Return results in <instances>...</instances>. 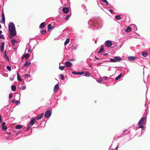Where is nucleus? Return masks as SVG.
I'll use <instances>...</instances> for the list:
<instances>
[{"instance_id": "nucleus-5", "label": "nucleus", "mask_w": 150, "mask_h": 150, "mask_svg": "<svg viewBox=\"0 0 150 150\" xmlns=\"http://www.w3.org/2000/svg\"><path fill=\"white\" fill-rule=\"evenodd\" d=\"M52 112L48 110L47 111L45 114V116L46 118L49 117L51 115Z\"/></svg>"}, {"instance_id": "nucleus-6", "label": "nucleus", "mask_w": 150, "mask_h": 150, "mask_svg": "<svg viewBox=\"0 0 150 150\" xmlns=\"http://www.w3.org/2000/svg\"><path fill=\"white\" fill-rule=\"evenodd\" d=\"M112 43L111 41L107 40L105 42V45L106 46L108 47H110L112 45Z\"/></svg>"}, {"instance_id": "nucleus-37", "label": "nucleus", "mask_w": 150, "mask_h": 150, "mask_svg": "<svg viewBox=\"0 0 150 150\" xmlns=\"http://www.w3.org/2000/svg\"><path fill=\"white\" fill-rule=\"evenodd\" d=\"M65 67V66H60L59 67V69L61 70H62L64 69V67Z\"/></svg>"}, {"instance_id": "nucleus-19", "label": "nucleus", "mask_w": 150, "mask_h": 150, "mask_svg": "<svg viewBox=\"0 0 150 150\" xmlns=\"http://www.w3.org/2000/svg\"><path fill=\"white\" fill-rule=\"evenodd\" d=\"M31 64L30 62H25V63L24 64V66L25 67H27L29 65Z\"/></svg>"}, {"instance_id": "nucleus-4", "label": "nucleus", "mask_w": 150, "mask_h": 150, "mask_svg": "<svg viewBox=\"0 0 150 150\" xmlns=\"http://www.w3.org/2000/svg\"><path fill=\"white\" fill-rule=\"evenodd\" d=\"M122 59L119 57H114L113 58L110 59V61L112 62H116L118 61H120Z\"/></svg>"}, {"instance_id": "nucleus-64", "label": "nucleus", "mask_w": 150, "mask_h": 150, "mask_svg": "<svg viewBox=\"0 0 150 150\" xmlns=\"http://www.w3.org/2000/svg\"><path fill=\"white\" fill-rule=\"evenodd\" d=\"M0 50H1V49H0Z\"/></svg>"}, {"instance_id": "nucleus-60", "label": "nucleus", "mask_w": 150, "mask_h": 150, "mask_svg": "<svg viewBox=\"0 0 150 150\" xmlns=\"http://www.w3.org/2000/svg\"><path fill=\"white\" fill-rule=\"evenodd\" d=\"M10 133H11L10 132L8 133V134H10Z\"/></svg>"}, {"instance_id": "nucleus-7", "label": "nucleus", "mask_w": 150, "mask_h": 150, "mask_svg": "<svg viewBox=\"0 0 150 150\" xmlns=\"http://www.w3.org/2000/svg\"><path fill=\"white\" fill-rule=\"evenodd\" d=\"M6 123L5 122H3L2 125V128L4 131H5L7 129V126H5Z\"/></svg>"}, {"instance_id": "nucleus-62", "label": "nucleus", "mask_w": 150, "mask_h": 150, "mask_svg": "<svg viewBox=\"0 0 150 150\" xmlns=\"http://www.w3.org/2000/svg\"><path fill=\"white\" fill-rule=\"evenodd\" d=\"M107 54H105L104 55H107Z\"/></svg>"}, {"instance_id": "nucleus-56", "label": "nucleus", "mask_w": 150, "mask_h": 150, "mask_svg": "<svg viewBox=\"0 0 150 150\" xmlns=\"http://www.w3.org/2000/svg\"><path fill=\"white\" fill-rule=\"evenodd\" d=\"M2 33V31L0 30V34H1V33Z\"/></svg>"}, {"instance_id": "nucleus-21", "label": "nucleus", "mask_w": 150, "mask_h": 150, "mask_svg": "<svg viewBox=\"0 0 150 150\" xmlns=\"http://www.w3.org/2000/svg\"><path fill=\"white\" fill-rule=\"evenodd\" d=\"M122 76V74H120L117 77L115 78V80L116 81H117V80L119 79H120Z\"/></svg>"}, {"instance_id": "nucleus-63", "label": "nucleus", "mask_w": 150, "mask_h": 150, "mask_svg": "<svg viewBox=\"0 0 150 150\" xmlns=\"http://www.w3.org/2000/svg\"><path fill=\"white\" fill-rule=\"evenodd\" d=\"M7 139H8V138H7Z\"/></svg>"}, {"instance_id": "nucleus-43", "label": "nucleus", "mask_w": 150, "mask_h": 150, "mask_svg": "<svg viewBox=\"0 0 150 150\" xmlns=\"http://www.w3.org/2000/svg\"><path fill=\"white\" fill-rule=\"evenodd\" d=\"M71 16V15H68V16H67L65 18V19L66 20H68L69 18V17H70V16Z\"/></svg>"}, {"instance_id": "nucleus-18", "label": "nucleus", "mask_w": 150, "mask_h": 150, "mask_svg": "<svg viewBox=\"0 0 150 150\" xmlns=\"http://www.w3.org/2000/svg\"><path fill=\"white\" fill-rule=\"evenodd\" d=\"M69 40H70L69 38H67L66 40V41L64 43V45H66L67 44L69 43Z\"/></svg>"}, {"instance_id": "nucleus-57", "label": "nucleus", "mask_w": 150, "mask_h": 150, "mask_svg": "<svg viewBox=\"0 0 150 150\" xmlns=\"http://www.w3.org/2000/svg\"><path fill=\"white\" fill-rule=\"evenodd\" d=\"M28 52H30V50H28Z\"/></svg>"}, {"instance_id": "nucleus-34", "label": "nucleus", "mask_w": 150, "mask_h": 150, "mask_svg": "<svg viewBox=\"0 0 150 150\" xmlns=\"http://www.w3.org/2000/svg\"><path fill=\"white\" fill-rule=\"evenodd\" d=\"M31 125L29 123L28 124V125H27V129L28 130H29L30 129V127H31Z\"/></svg>"}, {"instance_id": "nucleus-17", "label": "nucleus", "mask_w": 150, "mask_h": 150, "mask_svg": "<svg viewBox=\"0 0 150 150\" xmlns=\"http://www.w3.org/2000/svg\"><path fill=\"white\" fill-rule=\"evenodd\" d=\"M131 30V29L130 27H128L125 30V31L127 33H129Z\"/></svg>"}, {"instance_id": "nucleus-33", "label": "nucleus", "mask_w": 150, "mask_h": 150, "mask_svg": "<svg viewBox=\"0 0 150 150\" xmlns=\"http://www.w3.org/2000/svg\"><path fill=\"white\" fill-rule=\"evenodd\" d=\"M16 41V40L14 39H13L11 40V43L13 45Z\"/></svg>"}, {"instance_id": "nucleus-14", "label": "nucleus", "mask_w": 150, "mask_h": 150, "mask_svg": "<svg viewBox=\"0 0 150 150\" xmlns=\"http://www.w3.org/2000/svg\"><path fill=\"white\" fill-rule=\"evenodd\" d=\"M5 43L4 42H3L1 43V51L2 52H3L4 51V46Z\"/></svg>"}, {"instance_id": "nucleus-12", "label": "nucleus", "mask_w": 150, "mask_h": 150, "mask_svg": "<svg viewBox=\"0 0 150 150\" xmlns=\"http://www.w3.org/2000/svg\"><path fill=\"white\" fill-rule=\"evenodd\" d=\"M63 12L65 13H68L69 9L67 7H64L62 9Z\"/></svg>"}, {"instance_id": "nucleus-51", "label": "nucleus", "mask_w": 150, "mask_h": 150, "mask_svg": "<svg viewBox=\"0 0 150 150\" xmlns=\"http://www.w3.org/2000/svg\"><path fill=\"white\" fill-rule=\"evenodd\" d=\"M11 97H12V96L11 95V94H10L9 96V98H11Z\"/></svg>"}, {"instance_id": "nucleus-1", "label": "nucleus", "mask_w": 150, "mask_h": 150, "mask_svg": "<svg viewBox=\"0 0 150 150\" xmlns=\"http://www.w3.org/2000/svg\"><path fill=\"white\" fill-rule=\"evenodd\" d=\"M8 30L10 31L9 38H13L16 34L14 24L13 22H10L8 25Z\"/></svg>"}, {"instance_id": "nucleus-50", "label": "nucleus", "mask_w": 150, "mask_h": 150, "mask_svg": "<svg viewBox=\"0 0 150 150\" xmlns=\"http://www.w3.org/2000/svg\"><path fill=\"white\" fill-rule=\"evenodd\" d=\"M20 103L19 101H15V103L16 104H18V103Z\"/></svg>"}, {"instance_id": "nucleus-42", "label": "nucleus", "mask_w": 150, "mask_h": 150, "mask_svg": "<svg viewBox=\"0 0 150 150\" xmlns=\"http://www.w3.org/2000/svg\"><path fill=\"white\" fill-rule=\"evenodd\" d=\"M103 78H104V79L105 80H108L110 79V78L109 77H107L106 76H104L103 77Z\"/></svg>"}, {"instance_id": "nucleus-13", "label": "nucleus", "mask_w": 150, "mask_h": 150, "mask_svg": "<svg viewBox=\"0 0 150 150\" xmlns=\"http://www.w3.org/2000/svg\"><path fill=\"white\" fill-rule=\"evenodd\" d=\"M59 88V85L58 84H56L54 86V92H56L58 91Z\"/></svg>"}, {"instance_id": "nucleus-29", "label": "nucleus", "mask_w": 150, "mask_h": 150, "mask_svg": "<svg viewBox=\"0 0 150 150\" xmlns=\"http://www.w3.org/2000/svg\"><path fill=\"white\" fill-rule=\"evenodd\" d=\"M12 90L13 91H15L16 89V87L15 86H12L11 87Z\"/></svg>"}, {"instance_id": "nucleus-28", "label": "nucleus", "mask_w": 150, "mask_h": 150, "mask_svg": "<svg viewBox=\"0 0 150 150\" xmlns=\"http://www.w3.org/2000/svg\"><path fill=\"white\" fill-rule=\"evenodd\" d=\"M71 47L72 50H76L77 48V46L76 45H73Z\"/></svg>"}, {"instance_id": "nucleus-26", "label": "nucleus", "mask_w": 150, "mask_h": 150, "mask_svg": "<svg viewBox=\"0 0 150 150\" xmlns=\"http://www.w3.org/2000/svg\"><path fill=\"white\" fill-rule=\"evenodd\" d=\"M53 28L51 27V24H49L48 25V30L50 31L51 29Z\"/></svg>"}, {"instance_id": "nucleus-2", "label": "nucleus", "mask_w": 150, "mask_h": 150, "mask_svg": "<svg viewBox=\"0 0 150 150\" xmlns=\"http://www.w3.org/2000/svg\"><path fill=\"white\" fill-rule=\"evenodd\" d=\"M99 21L98 20V21L96 20H91L88 22V24L91 25V27L93 28L94 27V25L96 27V25H100V27L101 26V24L99 23Z\"/></svg>"}, {"instance_id": "nucleus-40", "label": "nucleus", "mask_w": 150, "mask_h": 150, "mask_svg": "<svg viewBox=\"0 0 150 150\" xmlns=\"http://www.w3.org/2000/svg\"><path fill=\"white\" fill-rule=\"evenodd\" d=\"M60 76L61 78V79L62 80H63L64 79V76L63 75H62V74H60Z\"/></svg>"}, {"instance_id": "nucleus-47", "label": "nucleus", "mask_w": 150, "mask_h": 150, "mask_svg": "<svg viewBox=\"0 0 150 150\" xmlns=\"http://www.w3.org/2000/svg\"><path fill=\"white\" fill-rule=\"evenodd\" d=\"M72 73L73 74H76V75H77V72H76V71H73L72 72Z\"/></svg>"}, {"instance_id": "nucleus-48", "label": "nucleus", "mask_w": 150, "mask_h": 150, "mask_svg": "<svg viewBox=\"0 0 150 150\" xmlns=\"http://www.w3.org/2000/svg\"><path fill=\"white\" fill-rule=\"evenodd\" d=\"M97 81L98 82H100L102 81V80L101 79H98L97 80Z\"/></svg>"}, {"instance_id": "nucleus-61", "label": "nucleus", "mask_w": 150, "mask_h": 150, "mask_svg": "<svg viewBox=\"0 0 150 150\" xmlns=\"http://www.w3.org/2000/svg\"><path fill=\"white\" fill-rule=\"evenodd\" d=\"M95 43H96V41H95Z\"/></svg>"}, {"instance_id": "nucleus-8", "label": "nucleus", "mask_w": 150, "mask_h": 150, "mask_svg": "<svg viewBox=\"0 0 150 150\" xmlns=\"http://www.w3.org/2000/svg\"><path fill=\"white\" fill-rule=\"evenodd\" d=\"M137 58L136 57L133 56H130L127 57L128 60L130 61H134Z\"/></svg>"}, {"instance_id": "nucleus-55", "label": "nucleus", "mask_w": 150, "mask_h": 150, "mask_svg": "<svg viewBox=\"0 0 150 150\" xmlns=\"http://www.w3.org/2000/svg\"><path fill=\"white\" fill-rule=\"evenodd\" d=\"M112 10H109V11L111 13H112Z\"/></svg>"}, {"instance_id": "nucleus-53", "label": "nucleus", "mask_w": 150, "mask_h": 150, "mask_svg": "<svg viewBox=\"0 0 150 150\" xmlns=\"http://www.w3.org/2000/svg\"><path fill=\"white\" fill-rule=\"evenodd\" d=\"M118 148V146H117L115 148V150H117Z\"/></svg>"}, {"instance_id": "nucleus-23", "label": "nucleus", "mask_w": 150, "mask_h": 150, "mask_svg": "<svg viewBox=\"0 0 150 150\" xmlns=\"http://www.w3.org/2000/svg\"><path fill=\"white\" fill-rule=\"evenodd\" d=\"M0 22L1 23H4L5 22V18H1L0 20Z\"/></svg>"}, {"instance_id": "nucleus-32", "label": "nucleus", "mask_w": 150, "mask_h": 150, "mask_svg": "<svg viewBox=\"0 0 150 150\" xmlns=\"http://www.w3.org/2000/svg\"><path fill=\"white\" fill-rule=\"evenodd\" d=\"M83 74H84V72L83 71L78 72H77V75H82Z\"/></svg>"}, {"instance_id": "nucleus-16", "label": "nucleus", "mask_w": 150, "mask_h": 150, "mask_svg": "<svg viewBox=\"0 0 150 150\" xmlns=\"http://www.w3.org/2000/svg\"><path fill=\"white\" fill-rule=\"evenodd\" d=\"M45 22H43L39 26V28L40 29H41L42 28H44L45 26Z\"/></svg>"}, {"instance_id": "nucleus-11", "label": "nucleus", "mask_w": 150, "mask_h": 150, "mask_svg": "<svg viewBox=\"0 0 150 150\" xmlns=\"http://www.w3.org/2000/svg\"><path fill=\"white\" fill-rule=\"evenodd\" d=\"M65 64L66 66L68 67H71L72 65V63L68 61L65 62Z\"/></svg>"}, {"instance_id": "nucleus-38", "label": "nucleus", "mask_w": 150, "mask_h": 150, "mask_svg": "<svg viewBox=\"0 0 150 150\" xmlns=\"http://www.w3.org/2000/svg\"><path fill=\"white\" fill-rule=\"evenodd\" d=\"M6 68L9 71H10L11 70V67L8 66L6 67Z\"/></svg>"}, {"instance_id": "nucleus-24", "label": "nucleus", "mask_w": 150, "mask_h": 150, "mask_svg": "<svg viewBox=\"0 0 150 150\" xmlns=\"http://www.w3.org/2000/svg\"><path fill=\"white\" fill-rule=\"evenodd\" d=\"M90 75V73L88 72H86L85 73V76L86 77H89Z\"/></svg>"}, {"instance_id": "nucleus-9", "label": "nucleus", "mask_w": 150, "mask_h": 150, "mask_svg": "<svg viewBox=\"0 0 150 150\" xmlns=\"http://www.w3.org/2000/svg\"><path fill=\"white\" fill-rule=\"evenodd\" d=\"M131 29H132L133 31H135L137 30V27L135 25L133 24H132L131 25Z\"/></svg>"}, {"instance_id": "nucleus-39", "label": "nucleus", "mask_w": 150, "mask_h": 150, "mask_svg": "<svg viewBox=\"0 0 150 150\" xmlns=\"http://www.w3.org/2000/svg\"><path fill=\"white\" fill-rule=\"evenodd\" d=\"M24 77L25 78H28L30 77V76L27 74H25L24 75Z\"/></svg>"}, {"instance_id": "nucleus-46", "label": "nucleus", "mask_w": 150, "mask_h": 150, "mask_svg": "<svg viewBox=\"0 0 150 150\" xmlns=\"http://www.w3.org/2000/svg\"><path fill=\"white\" fill-rule=\"evenodd\" d=\"M21 88L22 90H24L26 89V87L25 86H23Z\"/></svg>"}, {"instance_id": "nucleus-45", "label": "nucleus", "mask_w": 150, "mask_h": 150, "mask_svg": "<svg viewBox=\"0 0 150 150\" xmlns=\"http://www.w3.org/2000/svg\"><path fill=\"white\" fill-rule=\"evenodd\" d=\"M1 16L2 18H5V16L3 11L2 12Z\"/></svg>"}, {"instance_id": "nucleus-54", "label": "nucleus", "mask_w": 150, "mask_h": 150, "mask_svg": "<svg viewBox=\"0 0 150 150\" xmlns=\"http://www.w3.org/2000/svg\"><path fill=\"white\" fill-rule=\"evenodd\" d=\"M125 131H126H126H127V133H125V134H127V133H128V131H127V130H125V131H124V132H125Z\"/></svg>"}, {"instance_id": "nucleus-10", "label": "nucleus", "mask_w": 150, "mask_h": 150, "mask_svg": "<svg viewBox=\"0 0 150 150\" xmlns=\"http://www.w3.org/2000/svg\"><path fill=\"white\" fill-rule=\"evenodd\" d=\"M36 120V119L35 118H32L31 120H30V122L29 123L31 125H33Z\"/></svg>"}, {"instance_id": "nucleus-30", "label": "nucleus", "mask_w": 150, "mask_h": 150, "mask_svg": "<svg viewBox=\"0 0 150 150\" xmlns=\"http://www.w3.org/2000/svg\"><path fill=\"white\" fill-rule=\"evenodd\" d=\"M115 18L117 19V20H120L121 19V18H120V15H117L115 16Z\"/></svg>"}, {"instance_id": "nucleus-27", "label": "nucleus", "mask_w": 150, "mask_h": 150, "mask_svg": "<svg viewBox=\"0 0 150 150\" xmlns=\"http://www.w3.org/2000/svg\"><path fill=\"white\" fill-rule=\"evenodd\" d=\"M17 78L18 80L20 81H22V80L20 77L19 76V74L18 73H17Z\"/></svg>"}, {"instance_id": "nucleus-15", "label": "nucleus", "mask_w": 150, "mask_h": 150, "mask_svg": "<svg viewBox=\"0 0 150 150\" xmlns=\"http://www.w3.org/2000/svg\"><path fill=\"white\" fill-rule=\"evenodd\" d=\"M43 113H42L40 114L38 116H37L35 119L37 120H40V119L42 118L43 116Z\"/></svg>"}, {"instance_id": "nucleus-22", "label": "nucleus", "mask_w": 150, "mask_h": 150, "mask_svg": "<svg viewBox=\"0 0 150 150\" xmlns=\"http://www.w3.org/2000/svg\"><path fill=\"white\" fill-rule=\"evenodd\" d=\"M4 58H6L7 59V60L8 61H9V58L8 57H7V54H6V52H5L4 53Z\"/></svg>"}, {"instance_id": "nucleus-25", "label": "nucleus", "mask_w": 150, "mask_h": 150, "mask_svg": "<svg viewBox=\"0 0 150 150\" xmlns=\"http://www.w3.org/2000/svg\"><path fill=\"white\" fill-rule=\"evenodd\" d=\"M29 56L30 55L28 53L25 54L24 55V56L26 59H28V58Z\"/></svg>"}, {"instance_id": "nucleus-20", "label": "nucleus", "mask_w": 150, "mask_h": 150, "mask_svg": "<svg viewBox=\"0 0 150 150\" xmlns=\"http://www.w3.org/2000/svg\"><path fill=\"white\" fill-rule=\"evenodd\" d=\"M148 53L147 52H143L142 53V55L144 57H146L148 55Z\"/></svg>"}, {"instance_id": "nucleus-31", "label": "nucleus", "mask_w": 150, "mask_h": 150, "mask_svg": "<svg viewBox=\"0 0 150 150\" xmlns=\"http://www.w3.org/2000/svg\"><path fill=\"white\" fill-rule=\"evenodd\" d=\"M16 127L17 129H20L22 127V126L21 125H18L16 126Z\"/></svg>"}, {"instance_id": "nucleus-44", "label": "nucleus", "mask_w": 150, "mask_h": 150, "mask_svg": "<svg viewBox=\"0 0 150 150\" xmlns=\"http://www.w3.org/2000/svg\"><path fill=\"white\" fill-rule=\"evenodd\" d=\"M0 38L4 39V37L3 35L0 34Z\"/></svg>"}, {"instance_id": "nucleus-35", "label": "nucleus", "mask_w": 150, "mask_h": 150, "mask_svg": "<svg viewBox=\"0 0 150 150\" xmlns=\"http://www.w3.org/2000/svg\"><path fill=\"white\" fill-rule=\"evenodd\" d=\"M41 34L42 35H44L46 33V31L45 30H44L42 31H40Z\"/></svg>"}, {"instance_id": "nucleus-41", "label": "nucleus", "mask_w": 150, "mask_h": 150, "mask_svg": "<svg viewBox=\"0 0 150 150\" xmlns=\"http://www.w3.org/2000/svg\"><path fill=\"white\" fill-rule=\"evenodd\" d=\"M104 50V49L103 48V47H101V48H100V50L98 52L99 53H100V52H101L102 51H103Z\"/></svg>"}, {"instance_id": "nucleus-58", "label": "nucleus", "mask_w": 150, "mask_h": 150, "mask_svg": "<svg viewBox=\"0 0 150 150\" xmlns=\"http://www.w3.org/2000/svg\"><path fill=\"white\" fill-rule=\"evenodd\" d=\"M1 25H0V29L1 28Z\"/></svg>"}, {"instance_id": "nucleus-59", "label": "nucleus", "mask_w": 150, "mask_h": 150, "mask_svg": "<svg viewBox=\"0 0 150 150\" xmlns=\"http://www.w3.org/2000/svg\"><path fill=\"white\" fill-rule=\"evenodd\" d=\"M10 80H11V81H12L13 79H10Z\"/></svg>"}, {"instance_id": "nucleus-3", "label": "nucleus", "mask_w": 150, "mask_h": 150, "mask_svg": "<svg viewBox=\"0 0 150 150\" xmlns=\"http://www.w3.org/2000/svg\"><path fill=\"white\" fill-rule=\"evenodd\" d=\"M146 118L145 117H142L141 118L138 123L139 128H141L143 129H144L145 128L142 126V125H143L145 124L146 122H144V121L146 120Z\"/></svg>"}, {"instance_id": "nucleus-49", "label": "nucleus", "mask_w": 150, "mask_h": 150, "mask_svg": "<svg viewBox=\"0 0 150 150\" xmlns=\"http://www.w3.org/2000/svg\"><path fill=\"white\" fill-rule=\"evenodd\" d=\"M1 117V115H0V123L2 122V121Z\"/></svg>"}, {"instance_id": "nucleus-52", "label": "nucleus", "mask_w": 150, "mask_h": 150, "mask_svg": "<svg viewBox=\"0 0 150 150\" xmlns=\"http://www.w3.org/2000/svg\"><path fill=\"white\" fill-rule=\"evenodd\" d=\"M15 101L14 100H11V102L13 103H15Z\"/></svg>"}, {"instance_id": "nucleus-36", "label": "nucleus", "mask_w": 150, "mask_h": 150, "mask_svg": "<svg viewBox=\"0 0 150 150\" xmlns=\"http://www.w3.org/2000/svg\"><path fill=\"white\" fill-rule=\"evenodd\" d=\"M103 2L105 3L106 4V5H108L109 4L108 3V1L106 0H101Z\"/></svg>"}]
</instances>
